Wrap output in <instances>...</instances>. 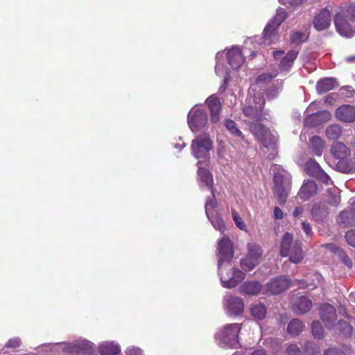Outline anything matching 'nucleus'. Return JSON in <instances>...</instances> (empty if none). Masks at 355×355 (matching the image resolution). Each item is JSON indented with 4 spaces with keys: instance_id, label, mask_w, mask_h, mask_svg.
Masks as SVG:
<instances>
[{
    "instance_id": "20",
    "label": "nucleus",
    "mask_w": 355,
    "mask_h": 355,
    "mask_svg": "<svg viewBox=\"0 0 355 355\" xmlns=\"http://www.w3.org/2000/svg\"><path fill=\"white\" fill-rule=\"evenodd\" d=\"M336 118L343 122L352 123L355 121V107L349 105H343L337 108Z\"/></svg>"
},
{
    "instance_id": "51",
    "label": "nucleus",
    "mask_w": 355,
    "mask_h": 355,
    "mask_svg": "<svg viewBox=\"0 0 355 355\" xmlns=\"http://www.w3.org/2000/svg\"><path fill=\"white\" fill-rule=\"evenodd\" d=\"M274 218L275 219H281L283 218V213L278 207H275L274 209Z\"/></svg>"
},
{
    "instance_id": "24",
    "label": "nucleus",
    "mask_w": 355,
    "mask_h": 355,
    "mask_svg": "<svg viewBox=\"0 0 355 355\" xmlns=\"http://www.w3.org/2000/svg\"><path fill=\"white\" fill-rule=\"evenodd\" d=\"M317 193V186L314 181L307 180L302 184L298 196L303 200H306Z\"/></svg>"
},
{
    "instance_id": "61",
    "label": "nucleus",
    "mask_w": 355,
    "mask_h": 355,
    "mask_svg": "<svg viewBox=\"0 0 355 355\" xmlns=\"http://www.w3.org/2000/svg\"><path fill=\"white\" fill-rule=\"evenodd\" d=\"M225 88H226V87L225 85H222V86H220L219 90H220V92H225Z\"/></svg>"
},
{
    "instance_id": "60",
    "label": "nucleus",
    "mask_w": 355,
    "mask_h": 355,
    "mask_svg": "<svg viewBox=\"0 0 355 355\" xmlns=\"http://www.w3.org/2000/svg\"><path fill=\"white\" fill-rule=\"evenodd\" d=\"M349 298L352 302H355V293H350Z\"/></svg>"
},
{
    "instance_id": "17",
    "label": "nucleus",
    "mask_w": 355,
    "mask_h": 355,
    "mask_svg": "<svg viewBox=\"0 0 355 355\" xmlns=\"http://www.w3.org/2000/svg\"><path fill=\"white\" fill-rule=\"evenodd\" d=\"M331 22V14L327 8L321 9L313 17V27L318 31L328 28Z\"/></svg>"
},
{
    "instance_id": "43",
    "label": "nucleus",
    "mask_w": 355,
    "mask_h": 355,
    "mask_svg": "<svg viewBox=\"0 0 355 355\" xmlns=\"http://www.w3.org/2000/svg\"><path fill=\"white\" fill-rule=\"evenodd\" d=\"M125 355H143L141 349L135 346H130L125 350Z\"/></svg>"
},
{
    "instance_id": "44",
    "label": "nucleus",
    "mask_w": 355,
    "mask_h": 355,
    "mask_svg": "<svg viewBox=\"0 0 355 355\" xmlns=\"http://www.w3.org/2000/svg\"><path fill=\"white\" fill-rule=\"evenodd\" d=\"M315 177L327 184H329L331 182L329 176L322 169L318 172V173Z\"/></svg>"
},
{
    "instance_id": "52",
    "label": "nucleus",
    "mask_w": 355,
    "mask_h": 355,
    "mask_svg": "<svg viewBox=\"0 0 355 355\" xmlns=\"http://www.w3.org/2000/svg\"><path fill=\"white\" fill-rule=\"evenodd\" d=\"M303 208L302 207H297L293 211V215L295 217H298L302 215L303 212Z\"/></svg>"
},
{
    "instance_id": "18",
    "label": "nucleus",
    "mask_w": 355,
    "mask_h": 355,
    "mask_svg": "<svg viewBox=\"0 0 355 355\" xmlns=\"http://www.w3.org/2000/svg\"><path fill=\"white\" fill-rule=\"evenodd\" d=\"M320 318L327 328L334 326L336 319V309L329 304H324L320 308Z\"/></svg>"
},
{
    "instance_id": "62",
    "label": "nucleus",
    "mask_w": 355,
    "mask_h": 355,
    "mask_svg": "<svg viewBox=\"0 0 355 355\" xmlns=\"http://www.w3.org/2000/svg\"><path fill=\"white\" fill-rule=\"evenodd\" d=\"M267 95H268L269 97H270V98H273V97L275 96V94L272 95V94H270V93H269V92L267 94Z\"/></svg>"
},
{
    "instance_id": "57",
    "label": "nucleus",
    "mask_w": 355,
    "mask_h": 355,
    "mask_svg": "<svg viewBox=\"0 0 355 355\" xmlns=\"http://www.w3.org/2000/svg\"><path fill=\"white\" fill-rule=\"evenodd\" d=\"M343 260H344V262L345 263V264H346L347 266H349V267H352V261H350V259H349V257H348L345 256V257H344Z\"/></svg>"
},
{
    "instance_id": "27",
    "label": "nucleus",
    "mask_w": 355,
    "mask_h": 355,
    "mask_svg": "<svg viewBox=\"0 0 355 355\" xmlns=\"http://www.w3.org/2000/svg\"><path fill=\"white\" fill-rule=\"evenodd\" d=\"M309 145L311 152L316 156H321L326 146L324 139L317 135L310 138Z\"/></svg>"
},
{
    "instance_id": "40",
    "label": "nucleus",
    "mask_w": 355,
    "mask_h": 355,
    "mask_svg": "<svg viewBox=\"0 0 355 355\" xmlns=\"http://www.w3.org/2000/svg\"><path fill=\"white\" fill-rule=\"evenodd\" d=\"M311 327L313 336L316 338H321L323 336V329L320 322L318 321H313L312 322Z\"/></svg>"
},
{
    "instance_id": "58",
    "label": "nucleus",
    "mask_w": 355,
    "mask_h": 355,
    "mask_svg": "<svg viewBox=\"0 0 355 355\" xmlns=\"http://www.w3.org/2000/svg\"><path fill=\"white\" fill-rule=\"evenodd\" d=\"M185 146L184 144H175L174 147L177 149H179V150H181Z\"/></svg>"
},
{
    "instance_id": "35",
    "label": "nucleus",
    "mask_w": 355,
    "mask_h": 355,
    "mask_svg": "<svg viewBox=\"0 0 355 355\" xmlns=\"http://www.w3.org/2000/svg\"><path fill=\"white\" fill-rule=\"evenodd\" d=\"M224 124L225 128L230 132V133L232 134L233 136L238 137L241 139H244V136L242 132L238 128L236 123L234 121L227 119L225 121Z\"/></svg>"
},
{
    "instance_id": "33",
    "label": "nucleus",
    "mask_w": 355,
    "mask_h": 355,
    "mask_svg": "<svg viewBox=\"0 0 355 355\" xmlns=\"http://www.w3.org/2000/svg\"><path fill=\"white\" fill-rule=\"evenodd\" d=\"M325 134L329 139L336 140L342 135V128L338 124H331L327 128Z\"/></svg>"
},
{
    "instance_id": "7",
    "label": "nucleus",
    "mask_w": 355,
    "mask_h": 355,
    "mask_svg": "<svg viewBox=\"0 0 355 355\" xmlns=\"http://www.w3.org/2000/svg\"><path fill=\"white\" fill-rule=\"evenodd\" d=\"M212 147L213 142L208 135H198L192 141L191 145V154L201 162H207Z\"/></svg>"
},
{
    "instance_id": "4",
    "label": "nucleus",
    "mask_w": 355,
    "mask_h": 355,
    "mask_svg": "<svg viewBox=\"0 0 355 355\" xmlns=\"http://www.w3.org/2000/svg\"><path fill=\"white\" fill-rule=\"evenodd\" d=\"M280 254L282 257H290V261L298 263L304 258V254L301 247V242L295 241L293 242V236L286 232L284 234L280 248Z\"/></svg>"
},
{
    "instance_id": "23",
    "label": "nucleus",
    "mask_w": 355,
    "mask_h": 355,
    "mask_svg": "<svg viewBox=\"0 0 355 355\" xmlns=\"http://www.w3.org/2000/svg\"><path fill=\"white\" fill-rule=\"evenodd\" d=\"M261 288V284L257 281H246L241 284L239 291L245 296H254L259 294Z\"/></svg>"
},
{
    "instance_id": "30",
    "label": "nucleus",
    "mask_w": 355,
    "mask_h": 355,
    "mask_svg": "<svg viewBox=\"0 0 355 355\" xmlns=\"http://www.w3.org/2000/svg\"><path fill=\"white\" fill-rule=\"evenodd\" d=\"M338 223L344 227L350 225L355 223V211L354 210L345 211L340 214L338 218Z\"/></svg>"
},
{
    "instance_id": "36",
    "label": "nucleus",
    "mask_w": 355,
    "mask_h": 355,
    "mask_svg": "<svg viewBox=\"0 0 355 355\" xmlns=\"http://www.w3.org/2000/svg\"><path fill=\"white\" fill-rule=\"evenodd\" d=\"M304 168L307 173L312 176H315L322 170L318 163L312 159L306 162Z\"/></svg>"
},
{
    "instance_id": "15",
    "label": "nucleus",
    "mask_w": 355,
    "mask_h": 355,
    "mask_svg": "<svg viewBox=\"0 0 355 355\" xmlns=\"http://www.w3.org/2000/svg\"><path fill=\"white\" fill-rule=\"evenodd\" d=\"M227 60L233 70H238L244 64L245 57L238 46L226 49Z\"/></svg>"
},
{
    "instance_id": "10",
    "label": "nucleus",
    "mask_w": 355,
    "mask_h": 355,
    "mask_svg": "<svg viewBox=\"0 0 355 355\" xmlns=\"http://www.w3.org/2000/svg\"><path fill=\"white\" fill-rule=\"evenodd\" d=\"M53 347L58 350L70 354H78L80 353L92 354L94 351V344L85 338H80L73 343H62L55 344Z\"/></svg>"
},
{
    "instance_id": "3",
    "label": "nucleus",
    "mask_w": 355,
    "mask_h": 355,
    "mask_svg": "<svg viewBox=\"0 0 355 355\" xmlns=\"http://www.w3.org/2000/svg\"><path fill=\"white\" fill-rule=\"evenodd\" d=\"M288 15L285 9L279 8L275 16L267 24L263 31L261 44L265 46L275 44L278 40L277 31L279 26L287 18Z\"/></svg>"
},
{
    "instance_id": "63",
    "label": "nucleus",
    "mask_w": 355,
    "mask_h": 355,
    "mask_svg": "<svg viewBox=\"0 0 355 355\" xmlns=\"http://www.w3.org/2000/svg\"><path fill=\"white\" fill-rule=\"evenodd\" d=\"M350 201H351V204H353L355 202V200H354L353 198H351Z\"/></svg>"
},
{
    "instance_id": "37",
    "label": "nucleus",
    "mask_w": 355,
    "mask_h": 355,
    "mask_svg": "<svg viewBox=\"0 0 355 355\" xmlns=\"http://www.w3.org/2000/svg\"><path fill=\"white\" fill-rule=\"evenodd\" d=\"M335 328L336 330H338V331L341 332L346 336H349L351 335L352 332V327L346 321L344 320H340L336 326H334L331 329Z\"/></svg>"
},
{
    "instance_id": "25",
    "label": "nucleus",
    "mask_w": 355,
    "mask_h": 355,
    "mask_svg": "<svg viewBox=\"0 0 355 355\" xmlns=\"http://www.w3.org/2000/svg\"><path fill=\"white\" fill-rule=\"evenodd\" d=\"M311 300L305 296L297 297L293 302V311L297 314L307 313L311 309Z\"/></svg>"
},
{
    "instance_id": "13",
    "label": "nucleus",
    "mask_w": 355,
    "mask_h": 355,
    "mask_svg": "<svg viewBox=\"0 0 355 355\" xmlns=\"http://www.w3.org/2000/svg\"><path fill=\"white\" fill-rule=\"evenodd\" d=\"M262 253L260 246L249 244L248 254L241 260V268L245 271H250L254 269L260 263Z\"/></svg>"
},
{
    "instance_id": "56",
    "label": "nucleus",
    "mask_w": 355,
    "mask_h": 355,
    "mask_svg": "<svg viewBox=\"0 0 355 355\" xmlns=\"http://www.w3.org/2000/svg\"><path fill=\"white\" fill-rule=\"evenodd\" d=\"M345 60L349 63H355V55L346 57Z\"/></svg>"
},
{
    "instance_id": "46",
    "label": "nucleus",
    "mask_w": 355,
    "mask_h": 355,
    "mask_svg": "<svg viewBox=\"0 0 355 355\" xmlns=\"http://www.w3.org/2000/svg\"><path fill=\"white\" fill-rule=\"evenodd\" d=\"M300 353V349L296 345L292 344L290 345L287 349L286 354V355H298Z\"/></svg>"
},
{
    "instance_id": "50",
    "label": "nucleus",
    "mask_w": 355,
    "mask_h": 355,
    "mask_svg": "<svg viewBox=\"0 0 355 355\" xmlns=\"http://www.w3.org/2000/svg\"><path fill=\"white\" fill-rule=\"evenodd\" d=\"M217 153L219 157H224L225 155V144L223 141L218 143Z\"/></svg>"
},
{
    "instance_id": "48",
    "label": "nucleus",
    "mask_w": 355,
    "mask_h": 355,
    "mask_svg": "<svg viewBox=\"0 0 355 355\" xmlns=\"http://www.w3.org/2000/svg\"><path fill=\"white\" fill-rule=\"evenodd\" d=\"M303 231L307 236H311L312 234V229L309 223L303 222L302 224Z\"/></svg>"
},
{
    "instance_id": "54",
    "label": "nucleus",
    "mask_w": 355,
    "mask_h": 355,
    "mask_svg": "<svg viewBox=\"0 0 355 355\" xmlns=\"http://www.w3.org/2000/svg\"><path fill=\"white\" fill-rule=\"evenodd\" d=\"M251 355H266V352L263 349L254 350Z\"/></svg>"
},
{
    "instance_id": "2",
    "label": "nucleus",
    "mask_w": 355,
    "mask_h": 355,
    "mask_svg": "<svg viewBox=\"0 0 355 355\" xmlns=\"http://www.w3.org/2000/svg\"><path fill=\"white\" fill-rule=\"evenodd\" d=\"M216 256L221 285L226 288H234L245 278V274L232 265L234 248L228 237L223 236L218 240Z\"/></svg>"
},
{
    "instance_id": "47",
    "label": "nucleus",
    "mask_w": 355,
    "mask_h": 355,
    "mask_svg": "<svg viewBox=\"0 0 355 355\" xmlns=\"http://www.w3.org/2000/svg\"><path fill=\"white\" fill-rule=\"evenodd\" d=\"M320 209V205H317V204L314 205L312 208L311 215L315 220L320 219V217L319 216Z\"/></svg>"
},
{
    "instance_id": "21",
    "label": "nucleus",
    "mask_w": 355,
    "mask_h": 355,
    "mask_svg": "<svg viewBox=\"0 0 355 355\" xmlns=\"http://www.w3.org/2000/svg\"><path fill=\"white\" fill-rule=\"evenodd\" d=\"M101 355H118L121 353V346L116 341L106 340L101 343L98 347Z\"/></svg>"
},
{
    "instance_id": "28",
    "label": "nucleus",
    "mask_w": 355,
    "mask_h": 355,
    "mask_svg": "<svg viewBox=\"0 0 355 355\" xmlns=\"http://www.w3.org/2000/svg\"><path fill=\"white\" fill-rule=\"evenodd\" d=\"M250 311L252 318L256 320H263L267 313L265 305L259 302L252 304L250 307Z\"/></svg>"
},
{
    "instance_id": "29",
    "label": "nucleus",
    "mask_w": 355,
    "mask_h": 355,
    "mask_svg": "<svg viewBox=\"0 0 355 355\" xmlns=\"http://www.w3.org/2000/svg\"><path fill=\"white\" fill-rule=\"evenodd\" d=\"M337 86L336 80L332 78H326L320 80L317 83V91L320 94L327 92Z\"/></svg>"
},
{
    "instance_id": "12",
    "label": "nucleus",
    "mask_w": 355,
    "mask_h": 355,
    "mask_svg": "<svg viewBox=\"0 0 355 355\" xmlns=\"http://www.w3.org/2000/svg\"><path fill=\"white\" fill-rule=\"evenodd\" d=\"M223 307L227 315L239 316L243 313L245 304L242 298L227 293L223 297Z\"/></svg>"
},
{
    "instance_id": "39",
    "label": "nucleus",
    "mask_w": 355,
    "mask_h": 355,
    "mask_svg": "<svg viewBox=\"0 0 355 355\" xmlns=\"http://www.w3.org/2000/svg\"><path fill=\"white\" fill-rule=\"evenodd\" d=\"M217 202L215 200V194L211 193V197L207 198L205 203V212L207 216H210L212 214H216V211Z\"/></svg>"
},
{
    "instance_id": "26",
    "label": "nucleus",
    "mask_w": 355,
    "mask_h": 355,
    "mask_svg": "<svg viewBox=\"0 0 355 355\" xmlns=\"http://www.w3.org/2000/svg\"><path fill=\"white\" fill-rule=\"evenodd\" d=\"M224 55H225L224 51H223V52L220 51L216 53V63L215 71H216V73L218 76L223 78L224 85H225L230 79V75H229L227 68L224 66V64L223 63Z\"/></svg>"
},
{
    "instance_id": "42",
    "label": "nucleus",
    "mask_w": 355,
    "mask_h": 355,
    "mask_svg": "<svg viewBox=\"0 0 355 355\" xmlns=\"http://www.w3.org/2000/svg\"><path fill=\"white\" fill-rule=\"evenodd\" d=\"M21 342L18 337L12 338L5 345L6 348L15 349L20 346Z\"/></svg>"
},
{
    "instance_id": "31",
    "label": "nucleus",
    "mask_w": 355,
    "mask_h": 355,
    "mask_svg": "<svg viewBox=\"0 0 355 355\" xmlns=\"http://www.w3.org/2000/svg\"><path fill=\"white\" fill-rule=\"evenodd\" d=\"M207 216L215 230L220 231L221 233L225 231V223L217 212Z\"/></svg>"
},
{
    "instance_id": "16",
    "label": "nucleus",
    "mask_w": 355,
    "mask_h": 355,
    "mask_svg": "<svg viewBox=\"0 0 355 355\" xmlns=\"http://www.w3.org/2000/svg\"><path fill=\"white\" fill-rule=\"evenodd\" d=\"M205 104L210 112L211 122L214 124L219 122L222 109L220 98L215 94L211 95L206 99Z\"/></svg>"
},
{
    "instance_id": "53",
    "label": "nucleus",
    "mask_w": 355,
    "mask_h": 355,
    "mask_svg": "<svg viewBox=\"0 0 355 355\" xmlns=\"http://www.w3.org/2000/svg\"><path fill=\"white\" fill-rule=\"evenodd\" d=\"M325 247L333 252H338L339 250L338 248L332 243L327 244Z\"/></svg>"
},
{
    "instance_id": "32",
    "label": "nucleus",
    "mask_w": 355,
    "mask_h": 355,
    "mask_svg": "<svg viewBox=\"0 0 355 355\" xmlns=\"http://www.w3.org/2000/svg\"><path fill=\"white\" fill-rule=\"evenodd\" d=\"M304 328L303 323L298 319L291 320L288 324L287 331L292 336L299 335Z\"/></svg>"
},
{
    "instance_id": "49",
    "label": "nucleus",
    "mask_w": 355,
    "mask_h": 355,
    "mask_svg": "<svg viewBox=\"0 0 355 355\" xmlns=\"http://www.w3.org/2000/svg\"><path fill=\"white\" fill-rule=\"evenodd\" d=\"M324 355H346L343 352L337 349H329L325 352Z\"/></svg>"
},
{
    "instance_id": "19",
    "label": "nucleus",
    "mask_w": 355,
    "mask_h": 355,
    "mask_svg": "<svg viewBox=\"0 0 355 355\" xmlns=\"http://www.w3.org/2000/svg\"><path fill=\"white\" fill-rule=\"evenodd\" d=\"M291 282L286 277H279L273 279L271 282L267 284V291L272 294H278L286 290L291 285Z\"/></svg>"
},
{
    "instance_id": "6",
    "label": "nucleus",
    "mask_w": 355,
    "mask_h": 355,
    "mask_svg": "<svg viewBox=\"0 0 355 355\" xmlns=\"http://www.w3.org/2000/svg\"><path fill=\"white\" fill-rule=\"evenodd\" d=\"M334 24L336 31L343 37H352L355 34V6H351L347 10L345 17L336 15Z\"/></svg>"
},
{
    "instance_id": "55",
    "label": "nucleus",
    "mask_w": 355,
    "mask_h": 355,
    "mask_svg": "<svg viewBox=\"0 0 355 355\" xmlns=\"http://www.w3.org/2000/svg\"><path fill=\"white\" fill-rule=\"evenodd\" d=\"M304 0H289V3L291 6H298L303 2Z\"/></svg>"
},
{
    "instance_id": "45",
    "label": "nucleus",
    "mask_w": 355,
    "mask_h": 355,
    "mask_svg": "<svg viewBox=\"0 0 355 355\" xmlns=\"http://www.w3.org/2000/svg\"><path fill=\"white\" fill-rule=\"evenodd\" d=\"M345 239L349 245L355 247V231H348L345 234Z\"/></svg>"
},
{
    "instance_id": "14",
    "label": "nucleus",
    "mask_w": 355,
    "mask_h": 355,
    "mask_svg": "<svg viewBox=\"0 0 355 355\" xmlns=\"http://www.w3.org/2000/svg\"><path fill=\"white\" fill-rule=\"evenodd\" d=\"M331 153L334 158L339 160L337 168L343 173H349L351 171L349 165L345 164V159L350 155L349 149L343 143L336 142L331 146Z\"/></svg>"
},
{
    "instance_id": "59",
    "label": "nucleus",
    "mask_w": 355,
    "mask_h": 355,
    "mask_svg": "<svg viewBox=\"0 0 355 355\" xmlns=\"http://www.w3.org/2000/svg\"><path fill=\"white\" fill-rule=\"evenodd\" d=\"M299 287L300 288H307L308 287V285L306 284H305L304 282H299Z\"/></svg>"
},
{
    "instance_id": "11",
    "label": "nucleus",
    "mask_w": 355,
    "mask_h": 355,
    "mask_svg": "<svg viewBox=\"0 0 355 355\" xmlns=\"http://www.w3.org/2000/svg\"><path fill=\"white\" fill-rule=\"evenodd\" d=\"M317 105L316 102H313L307 107L306 110V116L304 121L306 126H318L330 120L331 114L329 111L323 110L313 112L317 110Z\"/></svg>"
},
{
    "instance_id": "9",
    "label": "nucleus",
    "mask_w": 355,
    "mask_h": 355,
    "mask_svg": "<svg viewBox=\"0 0 355 355\" xmlns=\"http://www.w3.org/2000/svg\"><path fill=\"white\" fill-rule=\"evenodd\" d=\"M187 123L193 132L204 130L208 123L207 111L200 105H194L187 114Z\"/></svg>"
},
{
    "instance_id": "38",
    "label": "nucleus",
    "mask_w": 355,
    "mask_h": 355,
    "mask_svg": "<svg viewBox=\"0 0 355 355\" xmlns=\"http://www.w3.org/2000/svg\"><path fill=\"white\" fill-rule=\"evenodd\" d=\"M232 219L236 225V226L241 230L247 232V225L243 221V218L240 216V214L234 209H232L231 210Z\"/></svg>"
},
{
    "instance_id": "41",
    "label": "nucleus",
    "mask_w": 355,
    "mask_h": 355,
    "mask_svg": "<svg viewBox=\"0 0 355 355\" xmlns=\"http://www.w3.org/2000/svg\"><path fill=\"white\" fill-rule=\"evenodd\" d=\"M306 35L302 32H295L291 36V40L293 43H300L304 42L306 40Z\"/></svg>"
},
{
    "instance_id": "1",
    "label": "nucleus",
    "mask_w": 355,
    "mask_h": 355,
    "mask_svg": "<svg viewBox=\"0 0 355 355\" xmlns=\"http://www.w3.org/2000/svg\"><path fill=\"white\" fill-rule=\"evenodd\" d=\"M298 53L297 50H291L284 55V51H273L274 58L281 59L278 72L258 76L249 89L246 105L243 107V112L249 119L251 132L265 148L275 149L277 136L260 123L262 121V110L265 104L263 93L272 78L277 76L279 73L286 74L291 70Z\"/></svg>"
},
{
    "instance_id": "22",
    "label": "nucleus",
    "mask_w": 355,
    "mask_h": 355,
    "mask_svg": "<svg viewBox=\"0 0 355 355\" xmlns=\"http://www.w3.org/2000/svg\"><path fill=\"white\" fill-rule=\"evenodd\" d=\"M198 177L200 185L207 187L210 190L211 193L214 195L213 178L211 174L207 169L203 168L201 166L202 162L200 161L198 162Z\"/></svg>"
},
{
    "instance_id": "64",
    "label": "nucleus",
    "mask_w": 355,
    "mask_h": 355,
    "mask_svg": "<svg viewBox=\"0 0 355 355\" xmlns=\"http://www.w3.org/2000/svg\"><path fill=\"white\" fill-rule=\"evenodd\" d=\"M352 146H354L355 147V139H354V141H353V142L352 143Z\"/></svg>"
},
{
    "instance_id": "34",
    "label": "nucleus",
    "mask_w": 355,
    "mask_h": 355,
    "mask_svg": "<svg viewBox=\"0 0 355 355\" xmlns=\"http://www.w3.org/2000/svg\"><path fill=\"white\" fill-rule=\"evenodd\" d=\"M327 200L333 206H337L340 203V198L338 188L332 187L327 190Z\"/></svg>"
},
{
    "instance_id": "5",
    "label": "nucleus",
    "mask_w": 355,
    "mask_h": 355,
    "mask_svg": "<svg viewBox=\"0 0 355 355\" xmlns=\"http://www.w3.org/2000/svg\"><path fill=\"white\" fill-rule=\"evenodd\" d=\"M241 329V324H227L216 333V340L222 347H236L239 344V334Z\"/></svg>"
},
{
    "instance_id": "8",
    "label": "nucleus",
    "mask_w": 355,
    "mask_h": 355,
    "mask_svg": "<svg viewBox=\"0 0 355 355\" xmlns=\"http://www.w3.org/2000/svg\"><path fill=\"white\" fill-rule=\"evenodd\" d=\"M291 178L290 174L281 169L274 175V193L279 204H284L291 189Z\"/></svg>"
}]
</instances>
